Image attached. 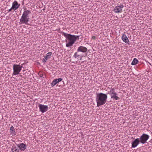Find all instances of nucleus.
<instances>
[{
    "mask_svg": "<svg viewBox=\"0 0 152 152\" xmlns=\"http://www.w3.org/2000/svg\"><path fill=\"white\" fill-rule=\"evenodd\" d=\"M61 34L66 38V45L67 47L72 46L77 39H79V36L73 35L63 32Z\"/></svg>",
    "mask_w": 152,
    "mask_h": 152,
    "instance_id": "1",
    "label": "nucleus"
},
{
    "mask_svg": "<svg viewBox=\"0 0 152 152\" xmlns=\"http://www.w3.org/2000/svg\"><path fill=\"white\" fill-rule=\"evenodd\" d=\"M107 98V95L105 94L101 93L97 94L96 98L97 106L99 107L105 104Z\"/></svg>",
    "mask_w": 152,
    "mask_h": 152,
    "instance_id": "2",
    "label": "nucleus"
},
{
    "mask_svg": "<svg viewBox=\"0 0 152 152\" xmlns=\"http://www.w3.org/2000/svg\"><path fill=\"white\" fill-rule=\"evenodd\" d=\"M23 64H22L21 66L20 65L16 64H14L13 65V72L12 75H16L19 74L20 72L22 70Z\"/></svg>",
    "mask_w": 152,
    "mask_h": 152,
    "instance_id": "3",
    "label": "nucleus"
},
{
    "mask_svg": "<svg viewBox=\"0 0 152 152\" xmlns=\"http://www.w3.org/2000/svg\"><path fill=\"white\" fill-rule=\"evenodd\" d=\"M115 90L114 88L111 89L109 92V94L110 95L111 99L117 100H118L119 98L118 96V94L115 91Z\"/></svg>",
    "mask_w": 152,
    "mask_h": 152,
    "instance_id": "4",
    "label": "nucleus"
},
{
    "mask_svg": "<svg viewBox=\"0 0 152 152\" xmlns=\"http://www.w3.org/2000/svg\"><path fill=\"white\" fill-rule=\"evenodd\" d=\"M149 138V136L148 135L143 134L139 139L140 143L142 144H145Z\"/></svg>",
    "mask_w": 152,
    "mask_h": 152,
    "instance_id": "5",
    "label": "nucleus"
},
{
    "mask_svg": "<svg viewBox=\"0 0 152 152\" xmlns=\"http://www.w3.org/2000/svg\"><path fill=\"white\" fill-rule=\"evenodd\" d=\"M39 111L42 113H44L46 112L48 110V107L47 105L39 104L38 106Z\"/></svg>",
    "mask_w": 152,
    "mask_h": 152,
    "instance_id": "6",
    "label": "nucleus"
},
{
    "mask_svg": "<svg viewBox=\"0 0 152 152\" xmlns=\"http://www.w3.org/2000/svg\"><path fill=\"white\" fill-rule=\"evenodd\" d=\"M124 7V6L123 4L116 6L114 8V11L116 13L121 12H122V9Z\"/></svg>",
    "mask_w": 152,
    "mask_h": 152,
    "instance_id": "7",
    "label": "nucleus"
},
{
    "mask_svg": "<svg viewBox=\"0 0 152 152\" xmlns=\"http://www.w3.org/2000/svg\"><path fill=\"white\" fill-rule=\"evenodd\" d=\"M29 20V18H27L22 15L20 19V23L21 24H25L27 25L28 23Z\"/></svg>",
    "mask_w": 152,
    "mask_h": 152,
    "instance_id": "8",
    "label": "nucleus"
},
{
    "mask_svg": "<svg viewBox=\"0 0 152 152\" xmlns=\"http://www.w3.org/2000/svg\"><path fill=\"white\" fill-rule=\"evenodd\" d=\"M17 145L21 151H25L27 147L26 145L23 143L18 144Z\"/></svg>",
    "mask_w": 152,
    "mask_h": 152,
    "instance_id": "9",
    "label": "nucleus"
},
{
    "mask_svg": "<svg viewBox=\"0 0 152 152\" xmlns=\"http://www.w3.org/2000/svg\"><path fill=\"white\" fill-rule=\"evenodd\" d=\"M140 142V141L139 138H137L135 139L132 143V148H135L139 144Z\"/></svg>",
    "mask_w": 152,
    "mask_h": 152,
    "instance_id": "10",
    "label": "nucleus"
},
{
    "mask_svg": "<svg viewBox=\"0 0 152 152\" xmlns=\"http://www.w3.org/2000/svg\"><path fill=\"white\" fill-rule=\"evenodd\" d=\"M20 4H18V2L15 1L12 4L11 9L15 10L18 9L20 7Z\"/></svg>",
    "mask_w": 152,
    "mask_h": 152,
    "instance_id": "11",
    "label": "nucleus"
},
{
    "mask_svg": "<svg viewBox=\"0 0 152 152\" xmlns=\"http://www.w3.org/2000/svg\"><path fill=\"white\" fill-rule=\"evenodd\" d=\"M31 13V11L24 9V12L22 15L27 18H29V15Z\"/></svg>",
    "mask_w": 152,
    "mask_h": 152,
    "instance_id": "12",
    "label": "nucleus"
},
{
    "mask_svg": "<svg viewBox=\"0 0 152 152\" xmlns=\"http://www.w3.org/2000/svg\"><path fill=\"white\" fill-rule=\"evenodd\" d=\"M52 54V52H48L47 53L46 56H45L42 60V62L45 63L46 62L48 59L50 58V56Z\"/></svg>",
    "mask_w": 152,
    "mask_h": 152,
    "instance_id": "13",
    "label": "nucleus"
},
{
    "mask_svg": "<svg viewBox=\"0 0 152 152\" xmlns=\"http://www.w3.org/2000/svg\"><path fill=\"white\" fill-rule=\"evenodd\" d=\"M87 50V48L83 46L79 47L77 49V52H80L83 53H86Z\"/></svg>",
    "mask_w": 152,
    "mask_h": 152,
    "instance_id": "14",
    "label": "nucleus"
},
{
    "mask_svg": "<svg viewBox=\"0 0 152 152\" xmlns=\"http://www.w3.org/2000/svg\"><path fill=\"white\" fill-rule=\"evenodd\" d=\"M121 39L123 41L126 43H129V39L126 35L123 34L121 37Z\"/></svg>",
    "mask_w": 152,
    "mask_h": 152,
    "instance_id": "15",
    "label": "nucleus"
},
{
    "mask_svg": "<svg viewBox=\"0 0 152 152\" xmlns=\"http://www.w3.org/2000/svg\"><path fill=\"white\" fill-rule=\"evenodd\" d=\"M138 62V60L137 58H135L133 59L131 64L133 65H135L137 64Z\"/></svg>",
    "mask_w": 152,
    "mask_h": 152,
    "instance_id": "16",
    "label": "nucleus"
},
{
    "mask_svg": "<svg viewBox=\"0 0 152 152\" xmlns=\"http://www.w3.org/2000/svg\"><path fill=\"white\" fill-rule=\"evenodd\" d=\"M78 52H75L73 56L75 58H77V59H79V58L81 56V55H80L78 53Z\"/></svg>",
    "mask_w": 152,
    "mask_h": 152,
    "instance_id": "17",
    "label": "nucleus"
},
{
    "mask_svg": "<svg viewBox=\"0 0 152 152\" xmlns=\"http://www.w3.org/2000/svg\"><path fill=\"white\" fill-rule=\"evenodd\" d=\"M11 151L12 152H19L20 150L19 148H18L16 147H13L12 148Z\"/></svg>",
    "mask_w": 152,
    "mask_h": 152,
    "instance_id": "18",
    "label": "nucleus"
},
{
    "mask_svg": "<svg viewBox=\"0 0 152 152\" xmlns=\"http://www.w3.org/2000/svg\"><path fill=\"white\" fill-rule=\"evenodd\" d=\"M58 83L57 82V80L55 79L52 81V82L51 84V86L52 87H53L55 86Z\"/></svg>",
    "mask_w": 152,
    "mask_h": 152,
    "instance_id": "19",
    "label": "nucleus"
},
{
    "mask_svg": "<svg viewBox=\"0 0 152 152\" xmlns=\"http://www.w3.org/2000/svg\"><path fill=\"white\" fill-rule=\"evenodd\" d=\"M10 133L12 135H15L16 134V132H15V130L10 131Z\"/></svg>",
    "mask_w": 152,
    "mask_h": 152,
    "instance_id": "20",
    "label": "nucleus"
},
{
    "mask_svg": "<svg viewBox=\"0 0 152 152\" xmlns=\"http://www.w3.org/2000/svg\"><path fill=\"white\" fill-rule=\"evenodd\" d=\"M56 79L57 80V82L58 83L59 82L61 81L62 80V79L61 78H58V79Z\"/></svg>",
    "mask_w": 152,
    "mask_h": 152,
    "instance_id": "21",
    "label": "nucleus"
},
{
    "mask_svg": "<svg viewBox=\"0 0 152 152\" xmlns=\"http://www.w3.org/2000/svg\"><path fill=\"white\" fill-rule=\"evenodd\" d=\"M14 127L13 126H11L10 128V131L14 130Z\"/></svg>",
    "mask_w": 152,
    "mask_h": 152,
    "instance_id": "22",
    "label": "nucleus"
},
{
    "mask_svg": "<svg viewBox=\"0 0 152 152\" xmlns=\"http://www.w3.org/2000/svg\"><path fill=\"white\" fill-rule=\"evenodd\" d=\"M96 37H95V36H93L92 37V39L93 40H95L96 39Z\"/></svg>",
    "mask_w": 152,
    "mask_h": 152,
    "instance_id": "23",
    "label": "nucleus"
},
{
    "mask_svg": "<svg viewBox=\"0 0 152 152\" xmlns=\"http://www.w3.org/2000/svg\"><path fill=\"white\" fill-rule=\"evenodd\" d=\"M83 57V56H81L79 58V59L80 60H81L82 59V58Z\"/></svg>",
    "mask_w": 152,
    "mask_h": 152,
    "instance_id": "24",
    "label": "nucleus"
},
{
    "mask_svg": "<svg viewBox=\"0 0 152 152\" xmlns=\"http://www.w3.org/2000/svg\"><path fill=\"white\" fill-rule=\"evenodd\" d=\"M12 10H13V9H11V8L10 9H9V10H8V12H11V11H12Z\"/></svg>",
    "mask_w": 152,
    "mask_h": 152,
    "instance_id": "25",
    "label": "nucleus"
}]
</instances>
